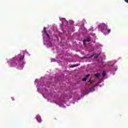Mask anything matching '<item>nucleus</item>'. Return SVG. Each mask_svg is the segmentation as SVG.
<instances>
[{
    "label": "nucleus",
    "instance_id": "obj_5",
    "mask_svg": "<svg viewBox=\"0 0 128 128\" xmlns=\"http://www.w3.org/2000/svg\"><path fill=\"white\" fill-rule=\"evenodd\" d=\"M36 120L38 122H42V118L40 116H38L36 118Z\"/></svg>",
    "mask_w": 128,
    "mask_h": 128
},
{
    "label": "nucleus",
    "instance_id": "obj_4",
    "mask_svg": "<svg viewBox=\"0 0 128 128\" xmlns=\"http://www.w3.org/2000/svg\"><path fill=\"white\" fill-rule=\"evenodd\" d=\"M100 55V53L96 54H94V58L96 60L98 58V56Z\"/></svg>",
    "mask_w": 128,
    "mask_h": 128
},
{
    "label": "nucleus",
    "instance_id": "obj_3",
    "mask_svg": "<svg viewBox=\"0 0 128 128\" xmlns=\"http://www.w3.org/2000/svg\"><path fill=\"white\" fill-rule=\"evenodd\" d=\"M94 76H95L96 78H99L100 77V76H102V74H100V73H96V74H94Z\"/></svg>",
    "mask_w": 128,
    "mask_h": 128
},
{
    "label": "nucleus",
    "instance_id": "obj_13",
    "mask_svg": "<svg viewBox=\"0 0 128 128\" xmlns=\"http://www.w3.org/2000/svg\"><path fill=\"white\" fill-rule=\"evenodd\" d=\"M45 34H46V36H48V38L50 37V35L48 34V32H46Z\"/></svg>",
    "mask_w": 128,
    "mask_h": 128
},
{
    "label": "nucleus",
    "instance_id": "obj_18",
    "mask_svg": "<svg viewBox=\"0 0 128 128\" xmlns=\"http://www.w3.org/2000/svg\"><path fill=\"white\" fill-rule=\"evenodd\" d=\"M70 68H76V66H74V65H72L70 66Z\"/></svg>",
    "mask_w": 128,
    "mask_h": 128
},
{
    "label": "nucleus",
    "instance_id": "obj_16",
    "mask_svg": "<svg viewBox=\"0 0 128 128\" xmlns=\"http://www.w3.org/2000/svg\"><path fill=\"white\" fill-rule=\"evenodd\" d=\"M44 32H46V27L44 28Z\"/></svg>",
    "mask_w": 128,
    "mask_h": 128
},
{
    "label": "nucleus",
    "instance_id": "obj_20",
    "mask_svg": "<svg viewBox=\"0 0 128 128\" xmlns=\"http://www.w3.org/2000/svg\"><path fill=\"white\" fill-rule=\"evenodd\" d=\"M18 70H22V67L20 68H18Z\"/></svg>",
    "mask_w": 128,
    "mask_h": 128
},
{
    "label": "nucleus",
    "instance_id": "obj_9",
    "mask_svg": "<svg viewBox=\"0 0 128 128\" xmlns=\"http://www.w3.org/2000/svg\"><path fill=\"white\" fill-rule=\"evenodd\" d=\"M87 80L88 79L86 78L85 77L82 78V82H86Z\"/></svg>",
    "mask_w": 128,
    "mask_h": 128
},
{
    "label": "nucleus",
    "instance_id": "obj_17",
    "mask_svg": "<svg viewBox=\"0 0 128 128\" xmlns=\"http://www.w3.org/2000/svg\"><path fill=\"white\" fill-rule=\"evenodd\" d=\"M80 66V64H74V66Z\"/></svg>",
    "mask_w": 128,
    "mask_h": 128
},
{
    "label": "nucleus",
    "instance_id": "obj_8",
    "mask_svg": "<svg viewBox=\"0 0 128 128\" xmlns=\"http://www.w3.org/2000/svg\"><path fill=\"white\" fill-rule=\"evenodd\" d=\"M90 92H94V88H90Z\"/></svg>",
    "mask_w": 128,
    "mask_h": 128
},
{
    "label": "nucleus",
    "instance_id": "obj_10",
    "mask_svg": "<svg viewBox=\"0 0 128 128\" xmlns=\"http://www.w3.org/2000/svg\"><path fill=\"white\" fill-rule=\"evenodd\" d=\"M94 54H93L91 55L90 56L88 57V58H94Z\"/></svg>",
    "mask_w": 128,
    "mask_h": 128
},
{
    "label": "nucleus",
    "instance_id": "obj_22",
    "mask_svg": "<svg viewBox=\"0 0 128 128\" xmlns=\"http://www.w3.org/2000/svg\"><path fill=\"white\" fill-rule=\"evenodd\" d=\"M89 92H88V93H86L85 94H88Z\"/></svg>",
    "mask_w": 128,
    "mask_h": 128
},
{
    "label": "nucleus",
    "instance_id": "obj_7",
    "mask_svg": "<svg viewBox=\"0 0 128 128\" xmlns=\"http://www.w3.org/2000/svg\"><path fill=\"white\" fill-rule=\"evenodd\" d=\"M106 71H103L102 73V76H106Z\"/></svg>",
    "mask_w": 128,
    "mask_h": 128
},
{
    "label": "nucleus",
    "instance_id": "obj_12",
    "mask_svg": "<svg viewBox=\"0 0 128 128\" xmlns=\"http://www.w3.org/2000/svg\"><path fill=\"white\" fill-rule=\"evenodd\" d=\"M45 34H46V36H48V38L50 37V35L48 34V32H46Z\"/></svg>",
    "mask_w": 128,
    "mask_h": 128
},
{
    "label": "nucleus",
    "instance_id": "obj_1",
    "mask_svg": "<svg viewBox=\"0 0 128 128\" xmlns=\"http://www.w3.org/2000/svg\"><path fill=\"white\" fill-rule=\"evenodd\" d=\"M99 28L101 30V32H104L105 36L107 34H110V29H108V26H106L104 24H101L99 26Z\"/></svg>",
    "mask_w": 128,
    "mask_h": 128
},
{
    "label": "nucleus",
    "instance_id": "obj_11",
    "mask_svg": "<svg viewBox=\"0 0 128 128\" xmlns=\"http://www.w3.org/2000/svg\"><path fill=\"white\" fill-rule=\"evenodd\" d=\"M84 58H88V56H83L81 58L82 60H84Z\"/></svg>",
    "mask_w": 128,
    "mask_h": 128
},
{
    "label": "nucleus",
    "instance_id": "obj_2",
    "mask_svg": "<svg viewBox=\"0 0 128 128\" xmlns=\"http://www.w3.org/2000/svg\"><path fill=\"white\" fill-rule=\"evenodd\" d=\"M16 58H12L11 60H10V62H11V66H16Z\"/></svg>",
    "mask_w": 128,
    "mask_h": 128
},
{
    "label": "nucleus",
    "instance_id": "obj_19",
    "mask_svg": "<svg viewBox=\"0 0 128 128\" xmlns=\"http://www.w3.org/2000/svg\"><path fill=\"white\" fill-rule=\"evenodd\" d=\"M89 82L92 84V80H89Z\"/></svg>",
    "mask_w": 128,
    "mask_h": 128
},
{
    "label": "nucleus",
    "instance_id": "obj_21",
    "mask_svg": "<svg viewBox=\"0 0 128 128\" xmlns=\"http://www.w3.org/2000/svg\"><path fill=\"white\" fill-rule=\"evenodd\" d=\"M124 2H127V4H128V0H124Z\"/></svg>",
    "mask_w": 128,
    "mask_h": 128
},
{
    "label": "nucleus",
    "instance_id": "obj_15",
    "mask_svg": "<svg viewBox=\"0 0 128 128\" xmlns=\"http://www.w3.org/2000/svg\"><path fill=\"white\" fill-rule=\"evenodd\" d=\"M24 58V56L22 58H20V60H23Z\"/></svg>",
    "mask_w": 128,
    "mask_h": 128
},
{
    "label": "nucleus",
    "instance_id": "obj_6",
    "mask_svg": "<svg viewBox=\"0 0 128 128\" xmlns=\"http://www.w3.org/2000/svg\"><path fill=\"white\" fill-rule=\"evenodd\" d=\"M90 42V38H87L84 40V42Z\"/></svg>",
    "mask_w": 128,
    "mask_h": 128
},
{
    "label": "nucleus",
    "instance_id": "obj_14",
    "mask_svg": "<svg viewBox=\"0 0 128 128\" xmlns=\"http://www.w3.org/2000/svg\"><path fill=\"white\" fill-rule=\"evenodd\" d=\"M90 76V74H88L87 75H86V78L88 79V78H89V76Z\"/></svg>",
    "mask_w": 128,
    "mask_h": 128
}]
</instances>
